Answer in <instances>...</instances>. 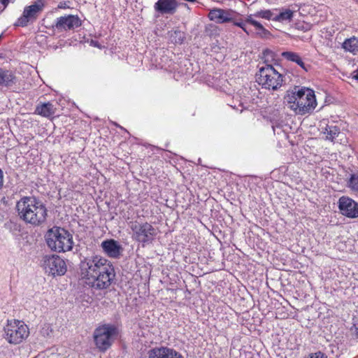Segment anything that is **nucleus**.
Segmentation results:
<instances>
[{"mask_svg": "<svg viewBox=\"0 0 358 358\" xmlns=\"http://www.w3.org/2000/svg\"><path fill=\"white\" fill-rule=\"evenodd\" d=\"M80 275L83 282L96 289L109 287L115 273L113 264L100 255L85 257L80 263Z\"/></svg>", "mask_w": 358, "mask_h": 358, "instance_id": "nucleus-1", "label": "nucleus"}, {"mask_svg": "<svg viewBox=\"0 0 358 358\" xmlns=\"http://www.w3.org/2000/svg\"><path fill=\"white\" fill-rule=\"evenodd\" d=\"M284 103L295 113L299 115L310 113L317 106L314 91L308 87L299 86H294L292 90L287 92Z\"/></svg>", "mask_w": 358, "mask_h": 358, "instance_id": "nucleus-2", "label": "nucleus"}, {"mask_svg": "<svg viewBox=\"0 0 358 358\" xmlns=\"http://www.w3.org/2000/svg\"><path fill=\"white\" fill-rule=\"evenodd\" d=\"M16 208L20 218L26 223L39 226L46 220L48 210L45 206L35 197H22L17 203Z\"/></svg>", "mask_w": 358, "mask_h": 358, "instance_id": "nucleus-3", "label": "nucleus"}, {"mask_svg": "<svg viewBox=\"0 0 358 358\" xmlns=\"http://www.w3.org/2000/svg\"><path fill=\"white\" fill-rule=\"evenodd\" d=\"M45 238L51 250L65 252L73 248V236L64 228L53 227L47 231Z\"/></svg>", "mask_w": 358, "mask_h": 358, "instance_id": "nucleus-4", "label": "nucleus"}, {"mask_svg": "<svg viewBox=\"0 0 358 358\" xmlns=\"http://www.w3.org/2000/svg\"><path fill=\"white\" fill-rule=\"evenodd\" d=\"M3 338L10 345L22 343L29 335L28 326L20 320H8L3 327Z\"/></svg>", "mask_w": 358, "mask_h": 358, "instance_id": "nucleus-5", "label": "nucleus"}, {"mask_svg": "<svg viewBox=\"0 0 358 358\" xmlns=\"http://www.w3.org/2000/svg\"><path fill=\"white\" fill-rule=\"evenodd\" d=\"M118 335L117 327L111 324L99 326L93 334L94 342L100 352L108 350Z\"/></svg>", "mask_w": 358, "mask_h": 358, "instance_id": "nucleus-6", "label": "nucleus"}, {"mask_svg": "<svg viewBox=\"0 0 358 358\" xmlns=\"http://www.w3.org/2000/svg\"><path fill=\"white\" fill-rule=\"evenodd\" d=\"M258 83L268 90H277L282 84V75L271 64L259 67L257 73Z\"/></svg>", "mask_w": 358, "mask_h": 358, "instance_id": "nucleus-7", "label": "nucleus"}, {"mask_svg": "<svg viewBox=\"0 0 358 358\" xmlns=\"http://www.w3.org/2000/svg\"><path fill=\"white\" fill-rule=\"evenodd\" d=\"M45 3V0H36L31 5L25 6L22 15L17 18L14 25L25 27L33 24L43 11Z\"/></svg>", "mask_w": 358, "mask_h": 358, "instance_id": "nucleus-8", "label": "nucleus"}, {"mask_svg": "<svg viewBox=\"0 0 358 358\" xmlns=\"http://www.w3.org/2000/svg\"><path fill=\"white\" fill-rule=\"evenodd\" d=\"M130 228L133 232V239L143 245L152 242L157 235L156 229L147 222H131Z\"/></svg>", "mask_w": 358, "mask_h": 358, "instance_id": "nucleus-9", "label": "nucleus"}, {"mask_svg": "<svg viewBox=\"0 0 358 358\" xmlns=\"http://www.w3.org/2000/svg\"><path fill=\"white\" fill-rule=\"evenodd\" d=\"M43 267L48 275H63L66 272V262L57 255H45L43 258Z\"/></svg>", "mask_w": 358, "mask_h": 358, "instance_id": "nucleus-10", "label": "nucleus"}, {"mask_svg": "<svg viewBox=\"0 0 358 358\" xmlns=\"http://www.w3.org/2000/svg\"><path fill=\"white\" fill-rule=\"evenodd\" d=\"M338 204L343 215L349 218L358 217V203L351 198L343 196L338 199Z\"/></svg>", "mask_w": 358, "mask_h": 358, "instance_id": "nucleus-11", "label": "nucleus"}, {"mask_svg": "<svg viewBox=\"0 0 358 358\" xmlns=\"http://www.w3.org/2000/svg\"><path fill=\"white\" fill-rule=\"evenodd\" d=\"M81 25V20L77 15H69L57 18L53 27L58 31L74 29Z\"/></svg>", "mask_w": 358, "mask_h": 358, "instance_id": "nucleus-12", "label": "nucleus"}, {"mask_svg": "<svg viewBox=\"0 0 358 358\" xmlns=\"http://www.w3.org/2000/svg\"><path fill=\"white\" fill-rule=\"evenodd\" d=\"M238 13L231 9H221L214 8L210 10L208 13V17L210 20L215 21L217 23L222 24L227 22H231L234 20V17Z\"/></svg>", "mask_w": 358, "mask_h": 358, "instance_id": "nucleus-13", "label": "nucleus"}, {"mask_svg": "<svg viewBox=\"0 0 358 358\" xmlns=\"http://www.w3.org/2000/svg\"><path fill=\"white\" fill-rule=\"evenodd\" d=\"M148 358H184L175 349L166 346L155 347L148 352Z\"/></svg>", "mask_w": 358, "mask_h": 358, "instance_id": "nucleus-14", "label": "nucleus"}, {"mask_svg": "<svg viewBox=\"0 0 358 358\" xmlns=\"http://www.w3.org/2000/svg\"><path fill=\"white\" fill-rule=\"evenodd\" d=\"M178 6L176 0H158L155 3L154 8L161 15H173L176 12Z\"/></svg>", "mask_w": 358, "mask_h": 358, "instance_id": "nucleus-15", "label": "nucleus"}, {"mask_svg": "<svg viewBox=\"0 0 358 358\" xmlns=\"http://www.w3.org/2000/svg\"><path fill=\"white\" fill-rule=\"evenodd\" d=\"M101 247L103 252L111 258H118L122 250V246L114 239L103 241L101 244Z\"/></svg>", "mask_w": 358, "mask_h": 358, "instance_id": "nucleus-16", "label": "nucleus"}, {"mask_svg": "<svg viewBox=\"0 0 358 358\" xmlns=\"http://www.w3.org/2000/svg\"><path fill=\"white\" fill-rule=\"evenodd\" d=\"M17 82L15 73L10 70L0 68V87H10Z\"/></svg>", "mask_w": 358, "mask_h": 358, "instance_id": "nucleus-17", "label": "nucleus"}, {"mask_svg": "<svg viewBox=\"0 0 358 358\" xmlns=\"http://www.w3.org/2000/svg\"><path fill=\"white\" fill-rule=\"evenodd\" d=\"M56 107L51 102L40 103L35 109L34 113L46 118H50L56 113Z\"/></svg>", "mask_w": 358, "mask_h": 358, "instance_id": "nucleus-18", "label": "nucleus"}, {"mask_svg": "<svg viewBox=\"0 0 358 358\" xmlns=\"http://www.w3.org/2000/svg\"><path fill=\"white\" fill-rule=\"evenodd\" d=\"M342 48L346 52L357 55L358 53V38L352 36L346 38L342 43Z\"/></svg>", "mask_w": 358, "mask_h": 358, "instance_id": "nucleus-19", "label": "nucleus"}, {"mask_svg": "<svg viewBox=\"0 0 358 358\" xmlns=\"http://www.w3.org/2000/svg\"><path fill=\"white\" fill-rule=\"evenodd\" d=\"M282 57L288 61H291V62L296 63L303 70H305L306 71H308V66H307L305 64V63L303 62L302 58L300 57V55L298 53L294 52L286 51V52H283L282 53Z\"/></svg>", "mask_w": 358, "mask_h": 358, "instance_id": "nucleus-20", "label": "nucleus"}, {"mask_svg": "<svg viewBox=\"0 0 358 358\" xmlns=\"http://www.w3.org/2000/svg\"><path fill=\"white\" fill-rule=\"evenodd\" d=\"M294 17V11L289 8H282L278 15H274L273 21L285 23L290 22Z\"/></svg>", "mask_w": 358, "mask_h": 358, "instance_id": "nucleus-21", "label": "nucleus"}, {"mask_svg": "<svg viewBox=\"0 0 358 358\" xmlns=\"http://www.w3.org/2000/svg\"><path fill=\"white\" fill-rule=\"evenodd\" d=\"M322 132L325 135L327 140L333 141L339 134L340 129L336 125L327 124L324 127L322 128Z\"/></svg>", "mask_w": 358, "mask_h": 358, "instance_id": "nucleus-22", "label": "nucleus"}, {"mask_svg": "<svg viewBox=\"0 0 358 358\" xmlns=\"http://www.w3.org/2000/svg\"><path fill=\"white\" fill-rule=\"evenodd\" d=\"M168 34L170 41L174 44H182L186 38L185 33L178 29L169 31Z\"/></svg>", "mask_w": 358, "mask_h": 358, "instance_id": "nucleus-23", "label": "nucleus"}, {"mask_svg": "<svg viewBox=\"0 0 358 358\" xmlns=\"http://www.w3.org/2000/svg\"><path fill=\"white\" fill-rule=\"evenodd\" d=\"M255 17L273 20L274 15L270 10H261L253 13Z\"/></svg>", "mask_w": 358, "mask_h": 358, "instance_id": "nucleus-24", "label": "nucleus"}, {"mask_svg": "<svg viewBox=\"0 0 358 358\" xmlns=\"http://www.w3.org/2000/svg\"><path fill=\"white\" fill-rule=\"evenodd\" d=\"M231 22L233 23L234 25L241 28L248 35L250 34V31L248 30L246 27L245 24L247 22H245V20L243 21L242 20H237L236 16H234V20H232Z\"/></svg>", "mask_w": 358, "mask_h": 358, "instance_id": "nucleus-25", "label": "nucleus"}, {"mask_svg": "<svg viewBox=\"0 0 358 358\" xmlns=\"http://www.w3.org/2000/svg\"><path fill=\"white\" fill-rule=\"evenodd\" d=\"M348 187L352 190L358 192V176L355 174L351 175L348 180Z\"/></svg>", "mask_w": 358, "mask_h": 358, "instance_id": "nucleus-26", "label": "nucleus"}, {"mask_svg": "<svg viewBox=\"0 0 358 358\" xmlns=\"http://www.w3.org/2000/svg\"><path fill=\"white\" fill-rule=\"evenodd\" d=\"M254 15L250 14L245 17V22L254 26L255 28L259 24L260 22L254 19Z\"/></svg>", "mask_w": 358, "mask_h": 358, "instance_id": "nucleus-27", "label": "nucleus"}, {"mask_svg": "<svg viewBox=\"0 0 358 358\" xmlns=\"http://www.w3.org/2000/svg\"><path fill=\"white\" fill-rule=\"evenodd\" d=\"M256 29L259 31L258 34L262 37L269 34V31L261 23L256 27Z\"/></svg>", "mask_w": 358, "mask_h": 358, "instance_id": "nucleus-28", "label": "nucleus"}, {"mask_svg": "<svg viewBox=\"0 0 358 358\" xmlns=\"http://www.w3.org/2000/svg\"><path fill=\"white\" fill-rule=\"evenodd\" d=\"M308 358H327V356L323 352L319 351L315 353L310 354Z\"/></svg>", "mask_w": 358, "mask_h": 358, "instance_id": "nucleus-29", "label": "nucleus"}, {"mask_svg": "<svg viewBox=\"0 0 358 358\" xmlns=\"http://www.w3.org/2000/svg\"><path fill=\"white\" fill-rule=\"evenodd\" d=\"M42 334L46 336H49L50 333L52 332V329L50 324H45L41 331Z\"/></svg>", "mask_w": 358, "mask_h": 358, "instance_id": "nucleus-30", "label": "nucleus"}, {"mask_svg": "<svg viewBox=\"0 0 358 358\" xmlns=\"http://www.w3.org/2000/svg\"><path fill=\"white\" fill-rule=\"evenodd\" d=\"M9 2L10 0H0V3L3 6V9L8 6Z\"/></svg>", "mask_w": 358, "mask_h": 358, "instance_id": "nucleus-31", "label": "nucleus"}, {"mask_svg": "<svg viewBox=\"0 0 358 358\" xmlns=\"http://www.w3.org/2000/svg\"><path fill=\"white\" fill-rule=\"evenodd\" d=\"M3 172L0 169V188L3 186Z\"/></svg>", "mask_w": 358, "mask_h": 358, "instance_id": "nucleus-32", "label": "nucleus"}, {"mask_svg": "<svg viewBox=\"0 0 358 358\" xmlns=\"http://www.w3.org/2000/svg\"><path fill=\"white\" fill-rule=\"evenodd\" d=\"M353 78L358 80V73Z\"/></svg>", "mask_w": 358, "mask_h": 358, "instance_id": "nucleus-33", "label": "nucleus"}]
</instances>
